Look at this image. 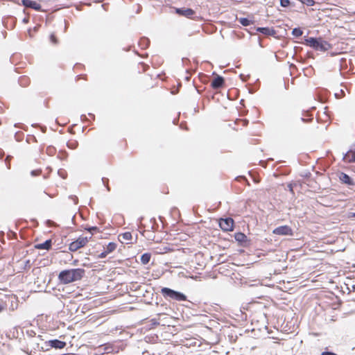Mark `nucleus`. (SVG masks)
Returning <instances> with one entry per match:
<instances>
[{"label": "nucleus", "mask_w": 355, "mask_h": 355, "mask_svg": "<svg viewBox=\"0 0 355 355\" xmlns=\"http://www.w3.org/2000/svg\"><path fill=\"white\" fill-rule=\"evenodd\" d=\"M83 268H73L62 270L58 275L59 282L63 284L80 280L85 275Z\"/></svg>", "instance_id": "nucleus-1"}, {"label": "nucleus", "mask_w": 355, "mask_h": 355, "mask_svg": "<svg viewBox=\"0 0 355 355\" xmlns=\"http://www.w3.org/2000/svg\"><path fill=\"white\" fill-rule=\"evenodd\" d=\"M125 345L121 342L114 343H107L100 345L98 347V352L101 354H116L123 350Z\"/></svg>", "instance_id": "nucleus-2"}, {"label": "nucleus", "mask_w": 355, "mask_h": 355, "mask_svg": "<svg viewBox=\"0 0 355 355\" xmlns=\"http://www.w3.org/2000/svg\"><path fill=\"white\" fill-rule=\"evenodd\" d=\"M305 44L317 51H325L329 49L330 44L321 38L309 37L305 40Z\"/></svg>", "instance_id": "nucleus-3"}, {"label": "nucleus", "mask_w": 355, "mask_h": 355, "mask_svg": "<svg viewBox=\"0 0 355 355\" xmlns=\"http://www.w3.org/2000/svg\"><path fill=\"white\" fill-rule=\"evenodd\" d=\"M161 293L166 299L174 300L179 302L187 300V296L184 293L167 287L162 288L161 289Z\"/></svg>", "instance_id": "nucleus-4"}, {"label": "nucleus", "mask_w": 355, "mask_h": 355, "mask_svg": "<svg viewBox=\"0 0 355 355\" xmlns=\"http://www.w3.org/2000/svg\"><path fill=\"white\" fill-rule=\"evenodd\" d=\"M211 86L214 90H217L222 87V76H217L216 78H214L211 83ZM222 97V94L220 92L215 91L211 94V103H219L220 98Z\"/></svg>", "instance_id": "nucleus-5"}, {"label": "nucleus", "mask_w": 355, "mask_h": 355, "mask_svg": "<svg viewBox=\"0 0 355 355\" xmlns=\"http://www.w3.org/2000/svg\"><path fill=\"white\" fill-rule=\"evenodd\" d=\"M87 237L80 236L77 240L69 244V249L71 252H75L78 249L84 247L88 243Z\"/></svg>", "instance_id": "nucleus-6"}, {"label": "nucleus", "mask_w": 355, "mask_h": 355, "mask_svg": "<svg viewBox=\"0 0 355 355\" xmlns=\"http://www.w3.org/2000/svg\"><path fill=\"white\" fill-rule=\"evenodd\" d=\"M272 233L276 235L293 236V232L291 227L288 225H282L273 230Z\"/></svg>", "instance_id": "nucleus-7"}, {"label": "nucleus", "mask_w": 355, "mask_h": 355, "mask_svg": "<svg viewBox=\"0 0 355 355\" xmlns=\"http://www.w3.org/2000/svg\"><path fill=\"white\" fill-rule=\"evenodd\" d=\"M22 5L26 8H32L36 11H41L42 7L40 4L32 0H21Z\"/></svg>", "instance_id": "nucleus-8"}, {"label": "nucleus", "mask_w": 355, "mask_h": 355, "mask_svg": "<svg viewBox=\"0 0 355 355\" xmlns=\"http://www.w3.org/2000/svg\"><path fill=\"white\" fill-rule=\"evenodd\" d=\"M175 12L179 15L184 16L188 18H191V17L195 14V11L193 9L186 8H176Z\"/></svg>", "instance_id": "nucleus-9"}, {"label": "nucleus", "mask_w": 355, "mask_h": 355, "mask_svg": "<svg viewBox=\"0 0 355 355\" xmlns=\"http://www.w3.org/2000/svg\"><path fill=\"white\" fill-rule=\"evenodd\" d=\"M50 347L55 349H62L66 346V343L58 339L50 340L48 341Z\"/></svg>", "instance_id": "nucleus-10"}, {"label": "nucleus", "mask_w": 355, "mask_h": 355, "mask_svg": "<svg viewBox=\"0 0 355 355\" xmlns=\"http://www.w3.org/2000/svg\"><path fill=\"white\" fill-rule=\"evenodd\" d=\"M234 221L232 218H223V231H232Z\"/></svg>", "instance_id": "nucleus-11"}, {"label": "nucleus", "mask_w": 355, "mask_h": 355, "mask_svg": "<svg viewBox=\"0 0 355 355\" xmlns=\"http://www.w3.org/2000/svg\"><path fill=\"white\" fill-rule=\"evenodd\" d=\"M343 159L345 162L353 163L355 162V151L352 150H348L345 155Z\"/></svg>", "instance_id": "nucleus-12"}, {"label": "nucleus", "mask_w": 355, "mask_h": 355, "mask_svg": "<svg viewBox=\"0 0 355 355\" xmlns=\"http://www.w3.org/2000/svg\"><path fill=\"white\" fill-rule=\"evenodd\" d=\"M51 245H52L51 240L48 239L42 243H39V244L35 245V248L36 249H39V250L44 249V250H49V249H51Z\"/></svg>", "instance_id": "nucleus-13"}, {"label": "nucleus", "mask_w": 355, "mask_h": 355, "mask_svg": "<svg viewBox=\"0 0 355 355\" xmlns=\"http://www.w3.org/2000/svg\"><path fill=\"white\" fill-rule=\"evenodd\" d=\"M257 31L265 35H274L275 31L268 27H259L257 28Z\"/></svg>", "instance_id": "nucleus-14"}, {"label": "nucleus", "mask_w": 355, "mask_h": 355, "mask_svg": "<svg viewBox=\"0 0 355 355\" xmlns=\"http://www.w3.org/2000/svg\"><path fill=\"white\" fill-rule=\"evenodd\" d=\"M119 238L121 242H126V243H129V241L132 240V236L130 232H126L119 234Z\"/></svg>", "instance_id": "nucleus-15"}, {"label": "nucleus", "mask_w": 355, "mask_h": 355, "mask_svg": "<svg viewBox=\"0 0 355 355\" xmlns=\"http://www.w3.org/2000/svg\"><path fill=\"white\" fill-rule=\"evenodd\" d=\"M339 179L342 182L347 184L348 185H352L354 184L351 178L346 173H341L339 175Z\"/></svg>", "instance_id": "nucleus-16"}, {"label": "nucleus", "mask_w": 355, "mask_h": 355, "mask_svg": "<svg viewBox=\"0 0 355 355\" xmlns=\"http://www.w3.org/2000/svg\"><path fill=\"white\" fill-rule=\"evenodd\" d=\"M252 18H253L252 17H251L250 18L240 17V18L237 19V20L243 26H248L251 24H253L254 21L252 20Z\"/></svg>", "instance_id": "nucleus-17"}, {"label": "nucleus", "mask_w": 355, "mask_h": 355, "mask_svg": "<svg viewBox=\"0 0 355 355\" xmlns=\"http://www.w3.org/2000/svg\"><path fill=\"white\" fill-rule=\"evenodd\" d=\"M220 268L218 266H214L213 270L209 272V277L212 279H217L218 277V275L221 274L220 271Z\"/></svg>", "instance_id": "nucleus-18"}, {"label": "nucleus", "mask_w": 355, "mask_h": 355, "mask_svg": "<svg viewBox=\"0 0 355 355\" xmlns=\"http://www.w3.org/2000/svg\"><path fill=\"white\" fill-rule=\"evenodd\" d=\"M151 254L150 253H144L140 258L142 264H148L150 260Z\"/></svg>", "instance_id": "nucleus-19"}, {"label": "nucleus", "mask_w": 355, "mask_h": 355, "mask_svg": "<svg viewBox=\"0 0 355 355\" xmlns=\"http://www.w3.org/2000/svg\"><path fill=\"white\" fill-rule=\"evenodd\" d=\"M150 44L149 39L146 37H142L139 42V45L141 49H146Z\"/></svg>", "instance_id": "nucleus-20"}, {"label": "nucleus", "mask_w": 355, "mask_h": 355, "mask_svg": "<svg viewBox=\"0 0 355 355\" xmlns=\"http://www.w3.org/2000/svg\"><path fill=\"white\" fill-rule=\"evenodd\" d=\"M116 248V243L114 242H110L106 247L104 248V250H105L108 254L112 252Z\"/></svg>", "instance_id": "nucleus-21"}, {"label": "nucleus", "mask_w": 355, "mask_h": 355, "mask_svg": "<svg viewBox=\"0 0 355 355\" xmlns=\"http://www.w3.org/2000/svg\"><path fill=\"white\" fill-rule=\"evenodd\" d=\"M235 239L239 242H243L245 241L246 236L241 232L236 233L234 235Z\"/></svg>", "instance_id": "nucleus-22"}, {"label": "nucleus", "mask_w": 355, "mask_h": 355, "mask_svg": "<svg viewBox=\"0 0 355 355\" xmlns=\"http://www.w3.org/2000/svg\"><path fill=\"white\" fill-rule=\"evenodd\" d=\"M29 83V78L26 76H21L19 78V83L20 85L25 87Z\"/></svg>", "instance_id": "nucleus-23"}, {"label": "nucleus", "mask_w": 355, "mask_h": 355, "mask_svg": "<svg viewBox=\"0 0 355 355\" xmlns=\"http://www.w3.org/2000/svg\"><path fill=\"white\" fill-rule=\"evenodd\" d=\"M303 34V31L300 28H295L292 31V35L296 37H300Z\"/></svg>", "instance_id": "nucleus-24"}, {"label": "nucleus", "mask_w": 355, "mask_h": 355, "mask_svg": "<svg viewBox=\"0 0 355 355\" xmlns=\"http://www.w3.org/2000/svg\"><path fill=\"white\" fill-rule=\"evenodd\" d=\"M67 146L69 148L76 149L78 146V142L76 141H69L67 144Z\"/></svg>", "instance_id": "nucleus-25"}, {"label": "nucleus", "mask_w": 355, "mask_h": 355, "mask_svg": "<svg viewBox=\"0 0 355 355\" xmlns=\"http://www.w3.org/2000/svg\"><path fill=\"white\" fill-rule=\"evenodd\" d=\"M302 3H304L309 6H312L314 5L315 1L313 0H299Z\"/></svg>", "instance_id": "nucleus-26"}, {"label": "nucleus", "mask_w": 355, "mask_h": 355, "mask_svg": "<svg viewBox=\"0 0 355 355\" xmlns=\"http://www.w3.org/2000/svg\"><path fill=\"white\" fill-rule=\"evenodd\" d=\"M102 182H103V184L105 185V187H106L107 190L108 191H110V187H109V185H108L109 180H108L107 178H102Z\"/></svg>", "instance_id": "nucleus-27"}, {"label": "nucleus", "mask_w": 355, "mask_h": 355, "mask_svg": "<svg viewBox=\"0 0 355 355\" xmlns=\"http://www.w3.org/2000/svg\"><path fill=\"white\" fill-rule=\"evenodd\" d=\"M291 4V2L289 0H280V5L282 7H288Z\"/></svg>", "instance_id": "nucleus-28"}, {"label": "nucleus", "mask_w": 355, "mask_h": 355, "mask_svg": "<svg viewBox=\"0 0 355 355\" xmlns=\"http://www.w3.org/2000/svg\"><path fill=\"white\" fill-rule=\"evenodd\" d=\"M46 152L49 155H53L55 152V148L53 146H49L47 148H46Z\"/></svg>", "instance_id": "nucleus-29"}, {"label": "nucleus", "mask_w": 355, "mask_h": 355, "mask_svg": "<svg viewBox=\"0 0 355 355\" xmlns=\"http://www.w3.org/2000/svg\"><path fill=\"white\" fill-rule=\"evenodd\" d=\"M41 173H42V170L41 169L33 170L31 172V175L32 176H37V175H40Z\"/></svg>", "instance_id": "nucleus-30"}, {"label": "nucleus", "mask_w": 355, "mask_h": 355, "mask_svg": "<svg viewBox=\"0 0 355 355\" xmlns=\"http://www.w3.org/2000/svg\"><path fill=\"white\" fill-rule=\"evenodd\" d=\"M85 230L89 232L90 233H92L93 231L98 230V227L96 226L87 227H85Z\"/></svg>", "instance_id": "nucleus-31"}, {"label": "nucleus", "mask_w": 355, "mask_h": 355, "mask_svg": "<svg viewBox=\"0 0 355 355\" xmlns=\"http://www.w3.org/2000/svg\"><path fill=\"white\" fill-rule=\"evenodd\" d=\"M69 198L73 202L75 205H77L78 202V198L76 196H70Z\"/></svg>", "instance_id": "nucleus-32"}, {"label": "nucleus", "mask_w": 355, "mask_h": 355, "mask_svg": "<svg viewBox=\"0 0 355 355\" xmlns=\"http://www.w3.org/2000/svg\"><path fill=\"white\" fill-rule=\"evenodd\" d=\"M107 254H108V253L105 250H104L103 252H102L101 254H99L98 255V257L103 259V258H105Z\"/></svg>", "instance_id": "nucleus-33"}, {"label": "nucleus", "mask_w": 355, "mask_h": 355, "mask_svg": "<svg viewBox=\"0 0 355 355\" xmlns=\"http://www.w3.org/2000/svg\"><path fill=\"white\" fill-rule=\"evenodd\" d=\"M236 123H237V124L242 123L243 125H245L247 124L245 120H243V119H236Z\"/></svg>", "instance_id": "nucleus-34"}, {"label": "nucleus", "mask_w": 355, "mask_h": 355, "mask_svg": "<svg viewBox=\"0 0 355 355\" xmlns=\"http://www.w3.org/2000/svg\"><path fill=\"white\" fill-rule=\"evenodd\" d=\"M50 38H51V42H53V44H56L57 43L56 37H55V36L53 34L51 35Z\"/></svg>", "instance_id": "nucleus-35"}, {"label": "nucleus", "mask_w": 355, "mask_h": 355, "mask_svg": "<svg viewBox=\"0 0 355 355\" xmlns=\"http://www.w3.org/2000/svg\"><path fill=\"white\" fill-rule=\"evenodd\" d=\"M300 120L303 122H311L313 120L312 117H309L308 119L301 118Z\"/></svg>", "instance_id": "nucleus-36"}, {"label": "nucleus", "mask_w": 355, "mask_h": 355, "mask_svg": "<svg viewBox=\"0 0 355 355\" xmlns=\"http://www.w3.org/2000/svg\"><path fill=\"white\" fill-rule=\"evenodd\" d=\"M64 173H65L64 171H62V170L58 171L59 175L61 176L62 178H65Z\"/></svg>", "instance_id": "nucleus-37"}, {"label": "nucleus", "mask_w": 355, "mask_h": 355, "mask_svg": "<svg viewBox=\"0 0 355 355\" xmlns=\"http://www.w3.org/2000/svg\"><path fill=\"white\" fill-rule=\"evenodd\" d=\"M5 309V304L3 302H0V313L2 312Z\"/></svg>", "instance_id": "nucleus-38"}, {"label": "nucleus", "mask_w": 355, "mask_h": 355, "mask_svg": "<svg viewBox=\"0 0 355 355\" xmlns=\"http://www.w3.org/2000/svg\"><path fill=\"white\" fill-rule=\"evenodd\" d=\"M322 355H337L335 353L330 352H324L322 353Z\"/></svg>", "instance_id": "nucleus-39"}, {"label": "nucleus", "mask_w": 355, "mask_h": 355, "mask_svg": "<svg viewBox=\"0 0 355 355\" xmlns=\"http://www.w3.org/2000/svg\"><path fill=\"white\" fill-rule=\"evenodd\" d=\"M151 322H152L153 324H154V325H158L159 324V322H157V320L155 318L152 319Z\"/></svg>", "instance_id": "nucleus-40"}, {"label": "nucleus", "mask_w": 355, "mask_h": 355, "mask_svg": "<svg viewBox=\"0 0 355 355\" xmlns=\"http://www.w3.org/2000/svg\"><path fill=\"white\" fill-rule=\"evenodd\" d=\"M218 225L220 228H222V225H223V223H222V218H219L218 219Z\"/></svg>", "instance_id": "nucleus-41"}, {"label": "nucleus", "mask_w": 355, "mask_h": 355, "mask_svg": "<svg viewBox=\"0 0 355 355\" xmlns=\"http://www.w3.org/2000/svg\"><path fill=\"white\" fill-rule=\"evenodd\" d=\"M348 217H349V218H353V217H355V213H354V212H350V213H349Z\"/></svg>", "instance_id": "nucleus-42"}, {"label": "nucleus", "mask_w": 355, "mask_h": 355, "mask_svg": "<svg viewBox=\"0 0 355 355\" xmlns=\"http://www.w3.org/2000/svg\"><path fill=\"white\" fill-rule=\"evenodd\" d=\"M22 21H23L24 23L26 24V23H28V19H27V18H24V19L22 20Z\"/></svg>", "instance_id": "nucleus-43"}, {"label": "nucleus", "mask_w": 355, "mask_h": 355, "mask_svg": "<svg viewBox=\"0 0 355 355\" xmlns=\"http://www.w3.org/2000/svg\"><path fill=\"white\" fill-rule=\"evenodd\" d=\"M3 235H4L3 232H0V237H1V236H3Z\"/></svg>", "instance_id": "nucleus-44"}, {"label": "nucleus", "mask_w": 355, "mask_h": 355, "mask_svg": "<svg viewBox=\"0 0 355 355\" xmlns=\"http://www.w3.org/2000/svg\"><path fill=\"white\" fill-rule=\"evenodd\" d=\"M187 60H188V59H187V58H183V59H182V62H183V63H184V62H185V61H187Z\"/></svg>", "instance_id": "nucleus-45"}, {"label": "nucleus", "mask_w": 355, "mask_h": 355, "mask_svg": "<svg viewBox=\"0 0 355 355\" xmlns=\"http://www.w3.org/2000/svg\"><path fill=\"white\" fill-rule=\"evenodd\" d=\"M8 159H10V156L6 157V162H7L8 161Z\"/></svg>", "instance_id": "nucleus-46"}]
</instances>
